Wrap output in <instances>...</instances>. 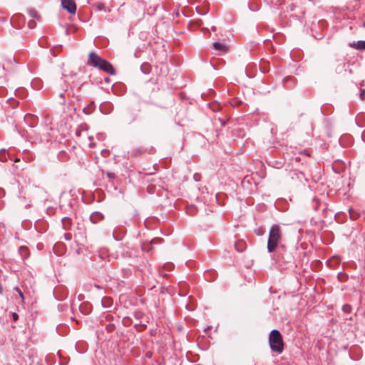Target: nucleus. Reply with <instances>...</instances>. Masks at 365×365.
<instances>
[{
	"instance_id": "obj_20",
	"label": "nucleus",
	"mask_w": 365,
	"mask_h": 365,
	"mask_svg": "<svg viewBox=\"0 0 365 365\" xmlns=\"http://www.w3.org/2000/svg\"><path fill=\"white\" fill-rule=\"evenodd\" d=\"M360 98L361 100H365V90H361L360 93Z\"/></svg>"
},
{
	"instance_id": "obj_24",
	"label": "nucleus",
	"mask_w": 365,
	"mask_h": 365,
	"mask_svg": "<svg viewBox=\"0 0 365 365\" xmlns=\"http://www.w3.org/2000/svg\"><path fill=\"white\" fill-rule=\"evenodd\" d=\"M212 30L215 31L216 30L215 26H212Z\"/></svg>"
},
{
	"instance_id": "obj_3",
	"label": "nucleus",
	"mask_w": 365,
	"mask_h": 365,
	"mask_svg": "<svg viewBox=\"0 0 365 365\" xmlns=\"http://www.w3.org/2000/svg\"><path fill=\"white\" fill-rule=\"evenodd\" d=\"M269 344L272 351L279 354L284 350V342L280 332L277 330H272L269 336Z\"/></svg>"
},
{
	"instance_id": "obj_16",
	"label": "nucleus",
	"mask_w": 365,
	"mask_h": 365,
	"mask_svg": "<svg viewBox=\"0 0 365 365\" xmlns=\"http://www.w3.org/2000/svg\"><path fill=\"white\" fill-rule=\"evenodd\" d=\"M350 217L352 220H356L359 217L357 213H355L351 209H349Z\"/></svg>"
},
{
	"instance_id": "obj_23",
	"label": "nucleus",
	"mask_w": 365,
	"mask_h": 365,
	"mask_svg": "<svg viewBox=\"0 0 365 365\" xmlns=\"http://www.w3.org/2000/svg\"><path fill=\"white\" fill-rule=\"evenodd\" d=\"M13 317H14V320H16V319H17V318H18V315H17V314L14 313V314H13Z\"/></svg>"
},
{
	"instance_id": "obj_5",
	"label": "nucleus",
	"mask_w": 365,
	"mask_h": 365,
	"mask_svg": "<svg viewBox=\"0 0 365 365\" xmlns=\"http://www.w3.org/2000/svg\"><path fill=\"white\" fill-rule=\"evenodd\" d=\"M25 23V18L23 15L17 14L11 19V24L14 27L21 28Z\"/></svg>"
},
{
	"instance_id": "obj_17",
	"label": "nucleus",
	"mask_w": 365,
	"mask_h": 365,
	"mask_svg": "<svg viewBox=\"0 0 365 365\" xmlns=\"http://www.w3.org/2000/svg\"><path fill=\"white\" fill-rule=\"evenodd\" d=\"M135 327H137L138 331H143L146 328V324H135Z\"/></svg>"
},
{
	"instance_id": "obj_7",
	"label": "nucleus",
	"mask_w": 365,
	"mask_h": 365,
	"mask_svg": "<svg viewBox=\"0 0 365 365\" xmlns=\"http://www.w3.org/2000/svg\"><path fill=\"white\" fill-rule=\"evenodd\" d=\"M162 242V239L160 238H154L153 240H152L150 242V244H143L142 245V250H144V251H146V252H148L150 251L152 247H150V245H153L154 244H158V243H161Z\"/></svg>"
},
{
	"instance_id": "obj_8",
	"label": "nucleus",
	"mask_w": 365,
	"mask_h": 365,
	"mask_svg": "<svg viewBox=\"0 0 365 365\" xmlns=\"http://www.w3.org/2000/svg\"><path fill=\"white\" fill-rule=\"evenodd\" d=\"M246 242L243 240H239L235 242V248L237 252H242L246 249Z\"/></svg>"
},
{
	"instance_id": "obj_9",
	"label": "nucleus",
	"mask_w": 365,
	"mask_h": 365,
	"mask_svg": "<svg viewBox=\"0 0 365 365\" xmlns=\"http://www.w3.org/2000/svg\"><path fill=\"white\" fill-rule=\"evenodd\" d=\"M103 219V215L101 213V212H95L93 213H92L90 216V220L91 221V222L93 223H97L98 221L101 220Z\"/></svg>"
},
{
	"instance_id": "obj_13",
	"label": "nucleus",
	"mask_w": 365,
	"mask_h": 365,
	"mask_svg": "<svg viewBox=\"0 0 365 365\" xmlns=\"http://www.w3.org/2000/svg\"><path fill=\"white\" fill-rule=\"evenodd\" d=\"M351 46L356 49H365V41H359L356 43L354 42Z\"/></svg>"
},
{
	"instance_id": "obj_14",
	"label": "nucleus",
	"mask_w": 365,
	"mask_h": 365,
	"mask_svg": "<svg viewBox=\"0 0 365 365\" xmlns=\"http://www.w3.org/2000/svg\"><path fill=\"white\" fill-rule=\"evenodd\" d=\"M7 157H8V153L6 151V150H4V149L1 150H0V161H1V162L7 161Z\"/></svg>"
},
{
	"instance_id": "obj_19",
	"label": "nucleus",
	"mask_w": 365,
	"mask_h": 365,
	"mask_svg": "<svg viewBox=\"0 0 365 365\" xmlns=\"http://www.w3.org/2000/svg\"><path fill=\"white\" fill-rule=\"evenodd\" d=\"M14 290H16L19 293V296L22 298V299H24V294L22 292L18 287H15Z\"/></svg>"
},
{
	"instance_id": "obj_1",
	"label": "nucleus",
	"mask_w": 365,
	"mask_h": 365,
	"mask_svg": "<svg viewBox=\"0 0 365 365\" xmlns=\"http://www.w3.org/2000/svg\"><path fill=\"white\" fill-rule=\"evenodd\" d=\"M88 64L102 70L110 75H114L115 73V71L111 63L103 59L95 52H91L89 53Z\"/></svg>"
},
{
	"instance_id": "obj_6",
	"label": "nucleus",
	"mask_w": 365,
	"mask_h": 365,
	"mask_svg": "<svg viewBox=\"0 0 365 365\" xmlns=\"http://www.w3.org/2000/svg\"><path fill=\"white\" fill-rule=\"evenodd\" d=\"M61 5L71 14H74L76 11V6L73 0H61Z\"/></svg>"
},
{
	"instance_id": "obj_21",
	"label": "nucleus",
	"mask_w": 365,
	"mask_h": 365,
	"mask_svg": "<svg viewBox=\"0 0 365 365\" xmlns=\"http://www.w3.org/2000/svg\"><path fill=\"white\" fill-rule=\"evenodd\" d=\"M107 175H108V178H114L115 174H114V173H107Z\"/></svg>"
},
{
	"instance_id": "obj_2",
	"label": "nucleus",
	"mask_w": 365,
	"mask_h": 365,
	"mask_svg": "<svg viewBox=\"0 0 365 365\" xmlns=\"http://www.w3.org/2000/svg\"><path fill=\"white\" fill-rule=\"evenodd\" d=\"M282 240V232L280 227L277 225L271 226L269 232L267 241V250L273 252Z\"/></svg>"
},
{
	"instance_id": "obj_22",
	"label": "nucleus",
	"mask_w": 365,
	"mask_h": 365,
	"mask_svg": "<svg viewBox=\"0 0 365 365\" xmlns=\"http://www.w3.org/2000/svg\"><path fill=\"white\" fill-rule=\"evenodd\" d=\"M135 119H136V115H133V116L131 117V118L130 119L129 123H132V122L135 121Z\"/></svg>"
},
{
	"instance_id": "obj_11",
	"label": "nucleus",
	"mask_w": 365,
	"mask_h": 365,
	"mask_svg": "<svg viewBox=\"0 0 365 365\" xmlns=\"http://www.w3.org/2000/svg\"><path fill=\"white\" fill-rule=\"evenodd\" d=\"M24 121L26 123H28L30 127H34L36 124V118L34 117H33L31 115H30V114H27V115H25Z\"/></svg>"
},
{
	"instance_id": "obj_4",
	"label": "nucleus",
	"mask_w": 365,
	"mask_h": 365,
	"mask_svg": "<svg viewBox=\"0 0 365 365\" xmlns=\"http://www.w3.org/2000/svg\"><path fill=\"white\" fill-rule=\"evenodd\" d=\"M154 148L153 147L146 148L145 146H139L135 148L130 152V156L133 158H138L145 154H151L153 153Z\"/></svg>"
},
{
	"instance_id": "obj_10",
	"label": "nucleus",
	"mask_w": 365,
	"mask_h": 365,
	"mask_svg": "<svg viewBox=\"0 0 365 365\" xmlns=\"http://www.w3.org/2000/svg\"><path fill=\"white\" fill-rule=\"evenodd\" d=\"M62 226H63V228L65 230H68L71 229V225H72V220L70 217H65L62 219Z\"/></svg>"
},
{
	"instance_id": "obj_18",
	"label": "nucleus",
	"mask_w": 365,
	"mask_h": 365,
	"mask_svg": "<svg viewBox=\"0 0 365 365\" xmlns=\"http://www.w3.org/2000/svg\"><path fill=\"white\" fill-rule=\"evenodd\" d=\"M36 26V23L34 20H30L28 22V26L30 28V29H34Z\"/></svg>"
},
{
	"instance_id": "obj_25",
	"label": "nucleus",
	"mask_w": 365,
	"mask_h": 365,
	"mask_svg": "<svg viewBox=\"0 0 365 365\" xmlns=\"http://www.w3.org/2000/svg\"><path fill=\"white\" fill-rule=\"evenodd\" d=\"M362 25L365 28V21L362 23Z\"/></svg>"
},
{
	"instance_id": "obj_15",
	"label": "nucleus",
	"mask_w": 365,
	"mask_h": 365,
	"mask_svg": "<svg viewBox=\"0 0 365 365\" xmlns=\"http://www.w3.org/2000/svg\"><path fill=\"white\" fill-rule=\"evenodd\" d=\"M28 13H29V15L30 17L36 18L38 20L40 19V16L38 14L36 11H35L34 9H29Z\"/></svg>"
},
{
	"instance_id": "obj_12",
	"label": "nucleus",
	"mask_w": 365,
	"mask_h": 365,
	"mask_svg": "<svg viewBox=\"0 0 365 365\" xmlns=\"http://www.w3.org/2000/svg\"><path fill=\"white\" fill-rule=\"evenodd\" d=\"M212 46H213L214 48L217 51H227V46L225 44H223V43H221L219 42H214L212 43Z\"/></svg>"
}]
</instances>
